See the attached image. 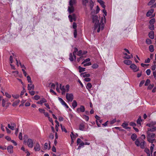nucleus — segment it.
Segmentation results:
<instances>
[{"mask_svg": "<svg viewBox=\"0 0 156 156\" xmlns=\"http://www.w3.org/2000/svg\"><path fill=\"white\" fill-rule=\"evenodd\" d=\"M147 134V140L151 144H153V143H155L156 142V140L154 139L155 136V133H150L148 132Z\"/></svg>", "mask_w": 156, "mask_h": 156, "instance_id": "nucleus-1", "label": "nucleus"}, {"mask_svg": "<svg viewBox=\"0 0 156 156\" xmlns=\"http://www.w3.org/2000/svg\"><path fill=\"white\" fill-rule=\"evenodd\" d=\"M135 143L137 147L140 146L142 149L145 148V145L146 144V142L144 140L140 142L138 139H136L135 142Z\"/></svg>", "mask_w": 156, "mask_h": 156, "instance_id": "nucleus-2", "label": "nucleus"}, {"mask_svg": "<svg viewBox=\"0 0 156 156\" xmlns=\"http://www.w3.org/2000/svg\"><path fill=\"white\" fill-rule=\"evenodd\" d=\"M66 98L68 101H72L73 99V95L72 94L66 93Z\"/></svg>", "mask_w": 156, "mask_h": 156, "instance_id": "nucleus-3", "label": "nucleus"}, {"mask_svg": "<svg viewBox=\"0 0 156 156\" xmlns=\"http://www.w3.org/2000/svg\"><path fill=\"white\" fill-rule=\"evenodd\" d=\"M130 68L133 70L134 72H136L139 70V68L134 64H132L130 66Z\"/></svg>", "mask_w": 156, "mask_h": 156, "instance_id": "nucleus-4", "label": "nucleus"}, {"mask_svg": "<svg viewBox=\"0 0 156 156\" xmlns=\"http://www.w3.org/2000/svg\"><path fill=\"white\" fill-rule=\"evenodd\" d=\"M93 23H94V25L96 24H99L100 23H99V20H98V16L97 15L93 16Z\"/></svg>", "mask_w": 156, "mask_h": 156, "instance_id": "nucleus-5", "label": "nucleus"}, {"mask_svg": "<svg viewBox=\"0 0 156 156\" xmlns=\"http://www.w3.org/2000/svg\"><path fill=\"white\" fill-rule=\"evenodd\" d=\"M85 108L84 106L81 105L80 108H77L76 109V112L78 113H80V112H85Z\"/></svg>", "mask_w": 156, "mask_h": 156, "instance_id": "nucleus-6", "label": "nucleus"}, {"mask_svg": "<svg viewBox=\"0 0 156 156\" xmlns=\"http://www.w3.org/2000/svg\"><path fill=\"white\" fill-rule=\"evenodd\" d=\"M27 145L30 148H32L33 146V143L32 140L31 139H28L27 140Z\"/></svg>", "mask_w": 156, "mask_h": 156, "instance_id": "nucleus-7", "label": "nucleus"}, {"mask_svg": "<svg viewBox=\"0 0 156 156\" xmlns=\"http://www.w3.org/2000/svg\"><path fill=\"white\" fill-rule=\"evenodd\" d=\"M34 149L35 151H39L40 150L41 147L38 143H37L34 147Z\"/></svg>", "mask_w": 156, "mask_h": 156, "instance_id": "nucleus-8", "label": "nucleus"}, {"mask_svg": "<svg viewBox=\"0 0 156 156\" xmlns=\"http://www.w3.org/2000/svg\"><path fill=\"white\" fill-rule=\"evenodd\" d=\"M13 147L12 145L8 146L7 147L8 152L10 154L12 153L13 152Z\"/></svg>", "mask_w": 156, "mask_h": 156, "instance_id": "nucleus-9", "label": "nucleus"}, {"mask_svg": "<svg viewBox=\"0 0 156 156\" xmlns=\"http://www.w3.org/2000/svg\"><path fill=\"white\" fill-rule=\"evenodd\" d=\"M27 88L29 90H34V86L32 84V83H30V84H28Z\"/></svg>", "mask_w": 156, "mask_h": 156, "instance_id": "nucleus-10", "label": "nucleus"}, {"mask_svg": "<svg viewBox=\"0 0 156 156\" xmlns=\"http://www.w3.org/2000/svg\"><path fill=\"white\" fill-rule=\"evenodd\" d=\"M74 7L73 6H70L68 7V11L69 13L71 14L73 13L74 11Z\"/></svg>", "mask_w": 156, "mask_h": 156, "instance_id": "nucleus-11", "label": "nucleus"}, {"mask_svg": "<svg viewBox=\"0 0 156 156\" xmlns=\"http://www.w3.org/2000/svg\"><path fill=\"white\" fill-rule=\"evenodd\" d=\"M46 102L47 100L46 99L44 98H42L40 100V101H37V103L39 104H42L43 103Z\"/></svg>", "mask_w": 156, "mask_h": 156, "instance_id": "nucleus-12", "label": "nucleus"}, {"mask_svg": "<svg viewBox=\"0 0 156 156\" xmlns=\"http://www.w3.org/2000/svg\"><path fill=\"white\" fill-rule=\"evenodd\" d=\"M95 117L96 119V124H97L98 126L99 127H100L101 124H100V123L99 124L98 121V120L99 121L100 120V117L98 116L97 115H96L95 116Z\"/></svg>", "mask_w": 156, "mask_h": 156, "instance_id": "nucleus-13", "label": "nucleus"}, {"mask_svg": "<svg viewBox=\"0 0 156 156\" xmlns=\"http://www.w3.org/2000/svg\"><path fill=\"white\" fill-rule=\"evenodd\" d=\"M85 128V125L83 123H81L79 125V129L81 131H83Z\"/></svg>", "mask_w": 156, "mask_h": 156, "instance_id": "nucleus-14", "label": "nucleus"}, {"mask_svg": "<svg viewBox=\"0 0 156 156\" xmlns=\"http://www.w3.org/2000/svg\"><path fill=\"white\" fill-rule=\"evenodd\" d=\"M101 25L100 24H96L94 26V29L95 30L97 28H98L97 32L99 33L100 32V30Z\"/></svg>", "mask_w": 156, "mask_h": 156, "instance_id": "nucleus-15", "label": "nucleus"}, {"mask_svg": "<svg viewBox=\"0 0 156 156\" xmlns=\"http://www.w3.org/2000/svg\"><path fill=\"white\" fill-rule=\"evenodd\" d=\"M156 124V122H150L149 123L147 124L146 126H149L150 127H152L154 126Z\"/></svg>", "mask_w": 156, "mask_h": 156, "instance_id": "nucleus-16", "label": "nucleus"}, {"mask_svg": "<svg viewBox=\"0 0 156 156\" xmlns=\"http://www.w3.org/2000/svg\"><path fill=\"white\" fill-rule=\"evenodd\" d=\"M154 9H151L149 10L147 12L146 16H147L149 17L154 12Z\"/></svg>", "mask_w": 156, "mask_h": 156, "instance_id": "nucleus-17", "label": "nucleus"}, {"mask_svg": "<svg viewBox=\"0 0 156 156\" xmlns=\"http://www.w3.org/2000/svg\"><path fill=\"white\" fill-rule=\"evenodd\" d=\"M98 2H99L100 5H101V6L103 8L105 9V5L104 4V2L101 0H98Z\"/></svg>", "mask_w": 156, "mask_h": 156, "instance_id": "nucleus-18", "label": "nucleus"}, {"mask_svg": "<svg viewBox=\"0 0 156 156\" xmlns=\"http://www.w3.org/2000/svg\"><path fill=\"white\" fill-rule=\"evenodd\" d=\"M147 129L148 131L154 132L156 130V126H153L150 127L149 128H148Z\"/></svg>", "mask_w": 156, "mask_h": 156, "instance_id": "nucleus-19", "label": "nucleus"}, {"mask_svg": "<svg viewBox=\"0 0 156 156\" xmlns=\"http://www.w3.org/2000/svg\"><path fill=\"white\" fill-rule=\"evenodd\" d=\"M76 3V0H70L69 2V5L70 6H73V5Z\"/></svg>", "mask_w": 156, "mask_h": 156, "instance_id": "nucleus-20", "label": "nucleus"}, {"mask_svg": "<svg viewBox=\"0 0 156 156\" xmlns=\"http://www.w3.org/2000/svg\"><path fill=\"white\" fill-rule=\"evenodd\" d=\"M123 62L125 64L129 65H131L132 63V62L129 60H124L123 61Z\"/></svg>", "mask_w": 156, "mask_h": 156, "instance_id": "nucleus-21", "label": "nucleus"}, {"mask_svg": "<svg viewBox=\"0 0 156 156\" xmlns=\"http://www.w3.org/2000/svg\"><path fill=\"white\" fill-rule=\"evenodd\" d=\"M81 75L83 77H89L90 76V74L89 73L87 74L86 72L83 73H81Z\"/></svg>", "mask_w": 156, "mask_h": 156, "instance_id": "nucleus-22", "label": "nucleus"}, {"mask_svg": "<svg viewBox=\"0 0 156 156\" xmlns=\"http://www.w3.org/2000/svg\"><path fill=\"white\" fill-rule=\"evenodd\" d=\"M89 6L90 10H92L94 6V2L92 0H89Z\"/></svg>", "mask_w": 156, "mask_h": 156, "instance_id": "nucleus-23", "label": "nucleus"}, {"mask_svg": "<svg viewBox=\"0 0 156 156\" xmlns=\"http://www.w3.org/2000/svg\"><path fill=\"white\" fill-rule=\"evenodd\" d=\"M149 36L150 38L153 39L154 38V32L153 31H151L149 34Z\"/></svg>", "mask_w": 156, "mask_h": 156, "instance_id": "nucleus-24", "label": "nucleus"}, {"mask_svg": "<svg viewBox=\"0 0 156 156\" xmlns=\"http://www.w3.org/2000/svg\"><path fill=\"white\" fill-rule=\"evenodd\" d=\"M142 121V120L141 119V117L140 116L139 117L138 119L136 120V123L138 124H139L140 126L141 125V122Z\"/></svg>", "mask_w": 156, "mask_h": 156, "instance_id": "nucleus-25", "label": "nucleus"}, {"mask_svg": "<svg viewBox=\"0 0 156 156\" xmlns=\"http://www.w3.org/2000/svg\"><path fill=\"white\" fill-rule=\"evenodd\" d=\"M74 51L73 52V55L74 57V59H76V53L78 51V49L77 48H74Z\"/></svg>", "mask_w": 156, "mask_h": 156, "instance_id": "nucleus-26", "label": "nucleus"}, {"mask_svg": "<svg viewBox=\"0 0 156 156\" xmlns=\"http://www.w3.org/2000/svg\"><path fill=\"white\" fill-rule=\"evenodd\" d=\"M137 137V135L135 133H133L132 134L131 136V138L133 140V141H134L135 140H136V138Z\"/></svg>", "mask_w": 156, "mask_h": 156, "instance_id": "nucleus-27", "label": "nucleus"}, {"mask_svg": "<svg viewBox=\"0 0 156 156\" xmlns=\"http://www.w3.org/2000/svg\"><path fill=\"white\" fill-rule=\"evenodd\" d=\"M77 103L76 101L74 100L73 101L72 106L73 108H75L77 106Z\"/></svg>", "mask_w": 156, "mask_h": 156, "instance_id": "nucleus-28", "label": "nucleus"}, {"mask_svg": "<svg viewBox=\"0 0 156 156\" xmlns=\"http://www.w3.org/2000/svg\"><path fill=\"white\" fill-rule=\"evenodd\" d=\"M11 125L12 130H14L16 127V124L13 122H11Z\"/></svg>", "mask_w": 156, "mask_h": 156, "instance_id": "nucleus-29", "label": "nucleus"}, {"mask_svg": "<svg viewBox=\"0 0 156 156\" xmlns=\"http://www.w3.org/2000/svg\"><path fill=\"white\" fill-rule=\"evenodd\" d=\"M144 151L147 153V156H150V151L147 148H145L144 149Z\"/></svg>", "mask_w": 156, "mask_h": 156, "instance_id": "nucleus-30", "label": "nucleus"}, {"mask_svg": "<svg viewBox=\"0 0 156 156\" xmlns=\"http://www.w3.org/2000/svg\"><path fill=\"white\" fill-rule=\"evenodd\" d=\"M58 99L62 105H64L66 104V103L61 98L58 97Z\"/></svg>", "mask_w": 156, "mask_h": 156, "instance_id": "nucleus-31", "label": "nucleus"}, {"mask_svg": "<svg viewBox=\"0 0 156 156\" xmlns=\"http://www.w3.org/2000/svg\"><path fill=\"white\" fill-rule=\"evenodd\" d=\"M79 72L80 73H81L82 72H84L85 71V68H82L80 66H79Z\"/></svg>", "mask_w": 156, "mask_h": 156, "instance_id": "nucleus-32", "label": "nucleus"}, {"mask_svg": "<svg viewBox=\"0 0 156 156\" xmlns=\"http://www.w3.org/2000/svg\"><path fill=\"white\" fill-rule=\"evenodd\" d=\"M83 118L87 121H88L89 120V116L85 115H83Z\"/></svg>", "mask_w": 156, "mask_h": 156, "instance_id": "nucleus-33", "label": "nucleus"}, {"mask_svg": "<svg viewBox=\"0 0 156 156\" xmlns=\"http://www.w3.org/2000/svg\"><path fill=\"white\" fill-rule=\"evenodd\" d=\"M92 87V85L90 83H88L87 84L86 88L87 89H90Z\"/></svg>", "mask_w": 156, "mask_h": 156, "instance_id": "nucleus-34", "label": "nucleus"}, {"mask_svg": "<svg viewBox=\"0 0 156 156\" xmlns=\"http://www.w3.org/2000/svg\"><path fill=\"white\" fill-rule=\"evenodd\" d=\"M149 49L150 51L152 52L154 51V46L152 45H150L149 47Z\"/></svg>", "mask_w": 156, "mask_h": 156, "instance_id": "nucleus-35", "label": "nucleus"}, {"mask_svg": "<svg viewBox=\"0 0 156 156\" xmlns=\"http://www.w3.org/2000/svg\"><path fill=\"white\" fill-rule=\"evenodd\" d=\"M71 135L73 138L74 139L76 138L77 136H78V134L77 133H76L75 134H74L73 132H71Z\"/></svg>", "mask_w": 156, "mask_h": 156, "instance_id": "nucleus-36", "label": "nucleus"}, {"mask_svg": "<svg viewBox=\"0 0 156 156\" xmlns=\"http://www.w3.org/2000/svg\"><path fill=\"white\" fill-rule=\"evenodd\" d=\"M69 59L71 61H73L74 60V59L73 57V55L72 53H70L69 54Z\"/></svg>", "mask_w": 156, "mask_h": 156, "instance_id": "nucleus-37", "label": "nucleus"}, {"mask_svg": "<svg viewBox=\"0 0 156 156\" xmlns=\"http://www.w3.org/2000/svg\"><path fill=\"white\" fill-rule=\"evenodd\" d=\"M155 0H151L148 3V5H151L155 2Z\"/></svg>", "mask_w": 156, "mask_h": 156, "instance_id": "nucleus-38", "label": "nucleus"}, {"mask_svg": "<svg viewBox=\"0 0 156 156\" xmlns=\"http://www.w3.org/2000/svg\"><path fill=\"white\" fill-rule=\"evenodd\" d=\"M128 125V123H123L122 126L123 127V128L124 129H126V128L127 127V126Z\"/></svg>", "mask_w": 156, "mask_h": 156, "instance_id": "nucleus-39", "label": "nucleus"}, {"mask_svg": "<svg viewBox=\"0 0 156 156\" xmlns=\"http://www.w3.org/2000/svg\"><path fill=\"white\" fill-rule=\"evenodd\" d=\"M146 43L147 44H150L151 43V41L150 39L147 38L146 40Z\"/></svg>", "mask_w": 156, "mask_h": 156, "instance_id": "nucleus-40", "label": "nucleus"}, {"mask_svg": "<svg viewBox=\"0 0 156 156\" xmlns=\"http://www.w3.org/2000/svg\"><path fill=\"white\" fill-rule=\"evenodd\" d=\"M150 80L148 79H147V80H146V81L145 83V86H147L150 83Z\"/></svg>", "mask_w": 156, "mask_h": 156, "instance_id": "nucleus-41", "label": "nucleus"}, {"mask_svg": "<svg viewBox=\"0 0 156 156\" xmlns=\"http://www.w3.org/2000/svg\"><path fill=\"white\" fill-rule=\"evenodd\" d=\"M155 19L154 18L151 19L149 22L150 24H154L155 22Z\"/></svg>", "mask_w": 156, "mask_h": 156, "instance_id": "nucleus-42", "label": "nucleus"}, {"mask_svg": "<svg viewBox=\"0 0 156 156\" xmlns=\"http://www.w3.org/2000/svg\"><path fill=\"white\" fill-rule=\"evenodd\" d=\"M149 28L152 30H154V26L153 24H150L149 26Z\"/></svg>", "mask_w": 156, "mask_h": 156, "instance_id": "nucleus-43", "label": "nucleus"}, {"mask_svg": "<svg viewBox=\"0 0 156 156\" xmlns=\"http://www.w3.org/2000/svg\"><path fill=\"white\" fill-rule=\"evenodd\" d=\"M60 126L61 127L62 131L65 132L66 133H67V131L66 129H65V128L64 127H62V124H61Z\"/></svg>", "mask_w": 156, "mask_h": 156, "instance_id": "nucleus-44", "label": "nucleus"}, {"mask_svg": "<svg viewBox=\"0 0 156 156\" xmlns=\"http://www.w3.org/2000/svg\"><path fill=\"white\" fill-rule=\"evenodd\" d=\"M77 55L79 56H81L83 55V52L81 50H79L78 52Z\"/></svg>", "mask_w": 156, "mask_h": 156, "instance_id": "nucleus-45", "label": "nucleus"}, {"mask_svg": "<svg viewBox=\"0 0 156 156\" xmlns=\"http://www.w3.org/2000/svg\"><path fill=\"white\" fill-rule=\"evenodd\" d=\"M98 67V65L97 64H94L92 66V67L93 69H96Z\"/></svg>", "mask_w": 156, "mask_h": 156, "instance_id": "nucleus-46", "label": "nucleus"}, {"mask_svg": "<svg viewBox=\"0 0 156 156\" xmlns=\"http://www.w3.org/2000/svg\"><path fill=\"white\" fill-rule=\"evenodd\" d=\"M80 143V144L79 145L78 148V149H80L81 147L83 146V145L85 144L83 142H81Z\"/></svg>", "mask_w": 156, "mask_h": 156, "instance_id": "nucleus-47", "label": "nucleus"}, {"mask_svg": "<svg viewBox=\"0 0 156 156\" xmlns=\"http://www.w3.org/2000/svg\"><path fill=\"white\" fill-rule=\"evenodd\" d=\"M154 86V84H150L148 87L147 89L148 90H151L153 87Z\"/></svg>", "mask_w": 156, "mask_h": 156, "instance_id": "nucleus-48", "label": "nucleus"}, {"mask_svg": "<svg viewBox=\"0 0 156 156\" xmlns=\"http://www.w3.org/2000/svg\"><path fill=\"white\" fill-rule=\"evenodd\" d=\"M146 73L149 76L150 74L151 71L150 69H147L146 71Z\"/></svg>", "mask_w": 156, "mask_h": 156, "instance_id": "nucleus-49", "label": "nucleus"}, {"mask_svg": "<svg viewBox=\"0 0 156 156\" xmlns=\"http://www.w3.org/2000/svg\"><path fill=\"white\" fill-rule=\"evenodd\" d=\"M40 97L38 95H36L34 97V98L35 100H37L40 98Z\"/></svg>", "mask_w": 156, "mask_h": 156, "instance_id": "nucleus-50", "label": "nucleus"}, {"mask_svg": "<svg viewBox=\"0 0 156 156\" xmlns=\"http://www.w3.org/2000/svg\"><path fill=\"white\" fill-rule=\"evenodd\" d=\"M129 124L130 126H133V127H134V126L136 125V124L133 122H131Z\"/></svg>", "mask_w": 156, "mask_h": 156, "instance_id": "nucleus-51", "label": "nucleus"}, {"mask_svg": "<svg viewBox=\"0 0 156 156\" xmlns=\"http://www.w3.org/2000/svg\"><path fill=\"white\" fill-rule=\"evenodd\" d=\"M27 80L29 83H31V80L30 77L28 76H27Z\"/></svg>", "mask_w": 156, "mask_h": 156, "instance_id": "nucleus-52", "label": "nucleus"}, {"mask_svg": "<svg viewBox=\"0 0 156 156\" xmlns=\"http://www.w3.org/2000/svg\"><path fill=\"white\" fill-rule=\"evenodd\" d=\"M51 89H55V84L53 83H51Z\"/></svg>", "mask_w": 156, "mask_h": 156, "instance_id": "nucleus-53", "label": "nucleus"}, {"mask_svg": "<svg viewBox=\"0 0 156 156\" xmlns=\"http://www.w3.org/2000/svg\"><path fill=\"white\" fill-rule=\"evenodd\" d=\"M60 89L62 91L66 90L64 86H62L61 84H60Z\"/></svg>", "mask_w": 156, "mask_h": 156, "instance_id": "nucleus-54", "label": "nucleus"}, {"mask_svg": "<svg viewBox=\"0 0 156 156\" xmlns=\"http://www.w3.org/2000/svg\"><path fill=\"white\" fill-rule=\"evenodd\" d=\"M90 60V59L89 58H87L82 63V64H83L84 63L89 62Z\"/></svg>", "mask_w": 156, "mask_h": 156, "instance_id": "nucleus-55", "label": "nucleus"}, {"mask_svg": "<svg viewBox=\"0 0 156 156\" xmlns=\"http://www.w3.org/2000/svg\"><path fill=\"white\" fill-rule=\"evenodd\" d=\"M82 4L83 5L86 6L87 3L88 2V1H83V0H82Z\"/></svg>", "mask_w": 156, "mask_h": 156, "instance_id": "nucleus-56", "label": "nucleus"}, {"mask_svg": "<svg viewBox=\"0 0 156 156\" xmlns=\"http://www.w3.org/2000/svg\"><path fill=\"white\" fill-rule=\"evenodd\" d=\"M77 35V31L76 30H75L74 32V36L75 38H76Z\"/></svg>", "mask_w": 156, "mask_h": 156, "instance_id": "nucleus-57", "label": "nucleus"}, {"mask_svg": "<svg viewBox=\"0 0 156 156\" xmlns=\"http://www.w3.org/2000/svg\"><path fill=\"white\" fill-rule=\"evenodd\" d=\"M73 29H75V30H76V28L77 25H76V23H75V22L73 23Z\"/></svg>", "mask_w": 156, "mask_h": 156, "instance_id": "nucleus-58", "label": "nucleus"}, {"mask_svg": "<svg viewBox=\"0 0 156 156\" xmlns=\"http://www.w3.org/2000/svg\"><path fill=\"white\" fill-rule=\"evenodd\" d=\"M12 96L14 98L16 99H17L19 97L20 95L18 94H16V95H12Z\"/></svg>", "mask_w": 156, "mask_h": 156, "instance_id": "nucleus-59", "label": "nucleus"}, {"mask_svg": "<svg viewBox=\"0 0 156 156\" xmlns=\"http://www.w3.org/2000/svg\"><path fill=\"white\" fill-rule=\"evenodd\" d=\"M39 111L41 113H44V112H45V110L44 109H42V108H39L38 109Z\"/></svg>", "mask_w": 156, "mask_h": 156, "instance_id": "nucleus-60", "label": "nucleus"}, {"mask_svg": "<svg viewBox=\"0 0 156 156\" xmlns=\"http://www.w3.org/2000/svg\"><path fill=\"white\" fill-rule=\"evenodd\" d=\"M150 62V59L149 58H148L144 62L145 63H149Z\"/></svg>", "mask_w": 156, "mask_h": 156, "instance_id": "nucleus-61", "label": "nucleus"}, {"mask_svg": "<svg viewBox=\"0 0 156 156\" xmlns=\"http://www.w3.org/2000/svg\"><path fill=\"white\" fill-rule=\"evenodd\" d=\"M5 139L8 141H10L11 140V138L9 136H6L5 137Z\"/></svg>", "mask_w": 156, "mask_h": 156, "instance_id": "nucleus-62", "label": "nucleus"}, {"mask_svg": "<svg viewBox=\"0 0 156 156\" xmlns=\"http://www.w3.org/2000/svg\"><path fill=\"white\" fill-rule=\"evenodd\" d=\"M144 80L141 81L139 84V86L140 87H141L142 85L144 84Z\"/></svg>", "mask_w": 156, "mask_h": 156, "instance_id": "nucleus-63", "label": "nucleus"}, {"mask_svg": "<svg viewBox=\"0 0 156 156\" xmlns=\"http://www.w3.org/2000/svg\"><path fill=\"white\" fill-rule=\"evenodd\" d=\"M153 74L154 78L156 80V71L153 72Z\"/></svg>", "mask_w": 156, "mask_h": 156, "instance_id": "nucleus-64", "label": "nucleus"}]
</instances>
